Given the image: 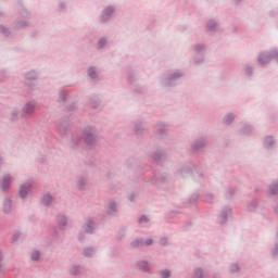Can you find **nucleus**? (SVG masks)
<instances>
[{
	"label": "nucleus",
	"instance_id": "nucleus-9",
	"mask_svg": "<svg viewBox=\"0 0 278 278\" xmlns=\"http://www.w3.org/2000/svg\"><path fill=\"white\" fill-rule=\"evenodd\" d=\"M104 14L108 16V14H112V9H106L105 11H104Z\"/></svg>",
	"mask_w": 278,
	"mask_h": 278
},
{
	"label": "nucleus",
	"instance_id": "nucleus-10",
	"mask_svg": "<svg viewBox=\"0 0 278 278\" xmlns=\"http://www.w3.org/2000/svg\"><path fill=\"white\" fill-rule=\"evenodd\" d=\"M146 244H147L148 247H151V244H153V240L149 239V240L146 242Z\"/></svg>",
	"mask_w": 278,
	"mask_h": 278
},
{
	"label": "nucleus",
	"instance_id": "nucleus-1",
	"mask_svg": "<svg viewBox=\"0 0 278 278\" xmlns=\"http://www.w3.org/2000/svg\"><path fill=\"white\" fill-rule=\"evenodd\" d=\"M10 184H12V177H10V175H7L0 181V188L2 190H8V188H10Z\"/></svg>",
	"mask_w": 278,
	"mask_h": 278
},
{
	"label": "nucleus",
	"instance_id": "nucleus-2",
	"mask_svg": "<svg viewBox=\"0 0 278 278\" xmlns=\"http://www.w3.org/2000/svg\"><path fill=\"white\" fill-rule=\"evenodd\" d=\"M29 192H31V187H29V186H21V188H20V197L22 199H25V197H27V194H29Z\"/></svg>",
	"mask_w": 278,
	"mask_h": 278
},
{
	"label": "nucleus",
	"instance_id": "nucleus-15",
	"mask_svg": "<svg viewBox=\"0 0 278 278\" xmlns=\"http://www.w3.org/2000/svg\"><path fill=\"white\" fill-rule=\"evenodd\" d=\"M162 244H166V239H162Z\"/></svg>",
	"mask_w": 278,
	"mask_h": 278
},
{
	"label": "nucleus",
	"instance_id": "nucleus-8",
	"mask_svg": "<svg viewBox=\"0 0 278 278\" xmlns=\"http://www.w3.org/2000/svg\"><path fill=\"white\" fill-rule=\"evenodd\" d=\"M139 223H140V225H142V223H149V218L142 216V217L139 219Z\"/></svg>",
	"mask_w": 278,
	"mask_h": 278
},
{
	"label": "nucleus",
	"instance_id": "nucleus-5",
	"mask_svg": "<svg viewBox=\"0 0 278 278\" xmlns=\"http://www.w3.org/2000/svg\"><path fill=\"white\" fill-rule=\"evenodd\" d=\"M40 257V252L38 251H34L31 253V260H34L35 262Z\"/></svg>",
	"mask_w": 278,
	"mask_h": 278
},
{
	"label": "nucleus",
	"instance_id": "nucleus-3",
	"mask_svg": "<svg viewBox=\"0 0 278 278\" xmlns=\"http://www.w3.org/2000/svg\"><path fill=\"white\" fill-rule=\"evenodd\" d=\"M258 62L261 64H268V62H270V56H268V54H261L258 56Z\"/></svg>",
	"mask_w": 278,
	"mask_h": 278
},
{
	"label": "nucleus",
	"instance_id": "nucleus-16",
	"mask_svg": "<svg viewBox=\"0 0 278 278\" xmlns=\"http://www.w3.org/2000/svg\"><path fill=\"white\" fill-rule=\"evenodd\" d=\"M86 231H87V233H90L92 230L89 228V229H87Z\"/></svg>",
	"mask_w": 278,
	"mask_h": 278
},
{
	"label": "nucleus",
	"instance_id": "nucleus-4",
	"mask_svg": "<svg viewBox=\"0 0 278 278\" xmlns=\"http://www.w3.org/2000/svg\"><path fill=\"white\" fill-rule=\"evenodd\" d=\"M51 201H52L51 195H49V194L43 195V198H42L43 205H49V203H51Z\"/></svg>",
	"mask_w": 278,
	"mask_h": 278
},
{
	"label": "nucleus",
	"instance_id": "nucleus-12",
	"mask_svg": "<svg viewBox=\"0 0 278 278\" xmlns=\"http://www.w3.org/2000/svg\"><path fill=\"white\" fill-rule=\"evenodd\" d=\"M99 45H100V47H103V45H105V39H101V40L99 41Z\"/></svg>",
	"mask_w": 278,
	"mask_h": 278
},
{
	"label": "nucleus",
	"instance_id": "nucleus-7",
	"mask_svg": "<svg viewBox=\"0 0 278 278\" xmlns=\"http://www.w3.org/2000/svg\"><path fill=\"white\" fill-rule=\"evenodd\" d=\"M161 275H162L163 278H168V277H170V271L164 270V271L161 273Z\"/></svg>",
	"mask_w": 278,
	"mask_h": 278
},
{
	"label": "nucleus",
	"instance_id": "nucleus-6",
	"mask_svg": "<svg viewBox=\"0 0 278 278\" xmlns=\"http://www.w3.org/2000/svg\"><path fill=\"white\" fill-rule=\"evenodd\" d=\"M89 77H91V79H94L96 75H94V67H90L89 71Z\"/></svg>",
	"mask_w": 278,
	"mask_h": 278
},
{
	"label": "nucleus",
	"instance_id": "nucleus-13",
	"mask_svg": "<svg viewBox=\"0 0 278 278\" xmlns=\"http://www.w3.org/2000/svg\"><path fill=\"white\" fill-rule=\"evenodd\" d=\"M227 118H230V121H233V115H228Z\"/></svg>",
	"mask_w": 278,
	"mask_h": 278
},
{
	"label": "nucleus",
	"instance_id": "nucleus-14",
	"mask_svg": "<svg viewBox=\"0 0 278 278\" xmlns=\"http://www.w3.org/2000/svg\"><path fill=\"white\" fill-rule=\"evenodd\" d=\"M7 203H8L9 207L12 204V202L10 200H7Z\"/></svg>",
	"mask_w": 278,
	"mask_h": 278
},
{
	"label": "nucleus",
	"instance_id": "nucleus-11",
	"mask_svg": "<svg viewBox=\"0 0 278 278\" xmlns=\"http://www.w3.org/2000/svg\"><path fill=\"white\" fill-rule=\"evenodd\" d=\"M195 275H200L199 278L203 277V273H202L200 269H198V270L195 271Z\"/></svg>",
	"mask_w": 278,
	"mask_h": 278
},
{
	"label": "nucleus",
	"instance_id": "nucleus-17",
	"mask_svg": "<svg viewBox=\"0 0 278 278\" xmlns=\"http://www.w3.org/2000/svg\"><path fill=\"white\" fill-rule=\"evenodd\" d=\"M132 247H138V243H137V242H134V243H132Z\"/></svg>",
	"mask_w": 278,
	"mask_h": 278
}]
</instances>
